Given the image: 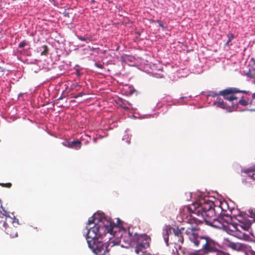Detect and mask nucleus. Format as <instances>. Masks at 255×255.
<instances>
[{"mask_svg":"<svg viewBox=\"0 0 255 255\" xmlns=\"http://www.w3.org/2000/svg\"><path fill=\"white\" fill-rule=\"evenodd\" d=\"M226 208H228V206L226 201H217L216 203L211 201L196 202L187 206L186 209L189 213L196 215L202 220L196 218L191 214L187 216L186 222L197 224L204 221L207 225L219 229L223 228L226 227L225 224L229 223L230 219L229 220H226L222 216L216 218V216L221 211L220 214L222 216L230 217L232 212L227 211Z\"/></svg>","mask_w":255,"mask_h":255,"instance_id":"obj_1","label":"nucleus"},{"mask_svg":"<svg viewBox=\"0 0 255 255\" xmlns=\"http://www.w3.org/2000/svg\"><path fill=\"white\" fill-rule=\"evenodd\" d=\"M199 228L189 227L185 231V236L194 247L199 249L198 252H202L204 254L216 252V242L208 236H199Z\"/></svg>","mask_w":255,"mask_h":255,"instance_id":"obj_2","label":"nucleus"},{"mask_svg":"<svg viewBox=\"0 0 255 255\" xmlns=\"http://www.w3.org/2000/svg\"><path fill=\"white\" fill-rule=\"evenodd\" d=\"M98 220V221L95 223V226L88 229L86 235V238H88V239H99L108 233L111 236L114 235V233L116 232L114 231V228L117 226L120 227V224L117 225L103 216H101Z\"/></svg>","mask_w":255,"mask_h":255,"instance_id":"obj_3","label":"nucleus"},{"mask_svg":"<svg viewBox=\"0 0 255 255\" xmlns=\"http://www.w3.org/2000/svg\"><path fill=\"white\" fill-rule=\"evenodd\" d=\"M236 219L238 223L235 227L236 230L234 232V236L241 240H249V235L241 231V229L245 231L249 232L250 234L255 237V221L254 219L250 220L247 214L241 212L236 215Z\"/></svg>","mask_w":255,"mask_h":255,"instance_id":"obj_4","label":"nucleus"},{"mask_svg":"<svg viewBox=\"0 0 255 255\" xmlns=\"http://www.w3.org/2000/svg\"><path fill=\"white\" fill-rule=\"evenodd\" d=\"M109 241L103 243L99 239L91 240L86 238L89 247L96 255H110V247H112L115 245L111 237L109 238Z\"/></svg>","mask_w":255,"mask_h":255,"instance_id":"obj_5","label":"nucleus"},{"mask_svg":"<svg viewBox=\"0 0 255 255\" xmlns=\"http://www.w3.org/2000/svg\"><path fill=\"white\" fill-rule=\"evenodd\" d=\"M246 93V91H242L237 88L231 87L220 91L219 94L222 96L225 100L230 103V105H228V107L234 108L237 105V101L239 98V97L236 96V95L238 93Z\"/></svg>","mask_w":255,"mask_h":255,"instance_id":"obj_6","label":"nucleus"},{"mask_svg":"<svg viewBox=\"0 0 255 255\" xmlns=\"http://www.w3.org/2000/svg\"><path fill=\"white\" fill-rule=\"evenodd\" d=\"M181 230H184V228L179 229L178 228H170L165 230V234L164 235V240L167 246L169 245L168 241L170 234L171 240L172 237H174L173 242L170 243V244H178L179 243H183L184 238Z\"/></svg>","mask_w":255,"mask_h":255,"instance_id":"obj_7","label":"nucleus"},{"mask_svg":"<svg viewBox=\"0 0 255 255\" xmlns=\"http://www.w3.org/2000/svg\"><path fill=\"white\" fill-rule=\"evenodd\" d=\"M150 238L146 235L139 236L134 249L135 253L136 254H139L140 253H146V250L150 247Z\"/></svg>","mask_w":255,"mask_h":255,"instance_id":"obj_8","label":"nucleus"},{"mask_svg":"<svg viewBox=\"0 0 255 255\" xmlns=\"http://www.w3.org/2000/svg\"><path fill=\"white\" fill-rule=\"evenodd\" d=\"M6 219V221H4L3 223L5 233L11 238L17 237V229L14 224H18V220L15 222V219L13 218H8Z\"/></svg>","mask_w":255,"mask_h":255,"instance_id":"obj_9","label":"nucleus"},{"mask_svg":"<svg viewBox=\"0 0 255 255\" xmlns=\"http://www.w3.org/2000/svg\"><path fill=\"white\" fill-rule=\"evenodd\" d=\"M249 66V71L246 73V75L250 78L254 79V83L255 84V59H252Z\"/></svg>","mask_w":255,"mask_h":255,"instance_id":"obj_10","label":"nucleus"},{"mask_svg":"<svg viewBox=\"0 0 255 255\" xmlns=\"http://www.w3.org/2000/svg\"><path fill=\"white\" fill-rule=\"evenodd\" d=\"M214 104L222 109H227L229 107H228L227 104L224 102L223 100L219 97L217 98V100L214 103Z\"/></svg>","mask_w":255,"mask_h":255,"instance_id":"obj_11","label":"nucleus"},{"mask_svg":"<svg viewBox=\"0 0 255 255\" xmlns=\"http://www.w3.org/2000/svg\"><path fill=\"white\" fill-rule=\"evenodd\" d=\"M70 148H73L76 150H78L81 148L82 146V143L80 141L77 140L70 141Z\"/></svg>","mask_w":255,"mask_h":255,"instance_id":"obj_12","label":"nucleus"},{"mask_svg":"<svg viewBox=\"0 0 255 255\" xmlns=\"http://www.w3.org/2000/svg\"><path fill=\"white\" fill-rule=\"evenodd\" d=\"M0 209H1V210H0V213L1 214H2L5 217L4 221H6V220H7L6 219H7L8 218H12V217L9 216V212H8L7 211H6L5 209H4L2 208V206H1V207H0Z\"/></svg>","mask_w":255,"mask_h":255,"instance_id":"obj_13","label":"nucleus"},{"mask_svg":"<svg viewBox=\"0 0 255 255\" xmlns=\"http://www.w3.org/2000/svg\"><path fill=\"white\" fill-rule=\"evenodd\" d=\"M41 55H47L48 52V48L47 46L43 45L40 49Z\"/></svg>","mask_w":255,"mask_h":255,"instance_id":"obj_14","label":"nucleus"},{"mask_svg":"<svg viewBox=\"0 0 255 255\" xmlns=\"http://www.w3.org/2000/svg\"><path fill=\"white\" fill-rule=\"evenodd\" d=\"M238 104L242 106H247L248 104V102L243 99V97H239L237 101V105Z\"/></svg>","mask_w":255,"mask_h":255,"instance_id":"obj_15","label":"nucleus"},{"mask_svg":"<svg viewBox=\"0 0 255 255\" xmlns=\"http://www.w3.org/2000/svg\"><path fill=\"white\" fill-rule=\"evenodd\" d=\"M228 40L226 43V45H229V43L233 40L234 38V35L232 33H229L227 34Z\"/></svg>","mask_w":255,"mask_h":255,"instance_id":"obj_16","label":"nucleus"},{"mask_svg":"<svg viewBox=\"0 0 255 255\" xmlns=\"http://www.w3.org/2000/svg\"><path fill=\"white\" fill-rule=\"evenodd\" d=\"M96 215H95L93 216L92 217H91L90 218V219H89L88 223V225H91L92 223H95V224L96 223H95L96 218Z\"/></svg>","mask_w":255,"mask_h":255,"instance_id":"obj_17","label":"nucleus"},{"mask_svg":"<svg viewBox=\"0 0 255 255\" xmlns=\"http://www.w3.org/2000/svg\"><path fill=\"white\" fill-rule=\"evenodd\" d=\"M0 186H1L2 187L10 188L11 187L12 184L11 183H0Z\"/></svg>","mask_w":255,"mask_h":255,"instance_id":"obj_18","label":"nucleus"},{"mask_svg":"<svg viewBox=\"0 0 255 255\" xmlns=\"http://www.w3.org/2000/svg\"><path fill=\"white\" fill-rule=\"evenodd\" d=\"M77 38L81 40V41H90L91 40V39L90 38L88 37H83V36H79V35H77Z\"/></svg>","mask_w":255,"mask_h":255,"instance_id":"obj_19","label":"nucleus"},{"mask_svg":"<svg viewBox=\"0 0 255 255\" xmlns=\"http://www.w3.org/2000/svg\"><path fill=\"white\" fill-rule=\"evenodd\" d=\"M27 43L28 42L26 40H24L18 44V47L20 48H22L24 47L25 45H26L27 44Z\"/></svg>","mask_w":255,"mask_h":255,"instance_id":"obj_20","label":"nucleus"},{"mask_svg":"<svg viewBox=\"0 0 255 255\" xmlns=\"http://www.w3.org/2000/svg\"><path fill=\"white\" fill-rule=\"evenodd\" d=\"M62 144L65 147L70 148V141L67 140H65L62 142Z\"/></svg>","mask_w":255,"mask_h":255,"instance_id":"obj_21","label":"nucleus"},{"mask_svg":"<svg viewBox=\"0 0 255 255\" xmlns=\"http://www.w3.org/2000/svg\"><path fill=\"white\" fill-rule=\"evenodd\" d=\"M250 175L252 176L254 179H255V166L251 170L250 172Z\"/></svg>","mask_w":255,"mask_h":255,"instance_id":"obj_22","label":"nucleus"},{"mask_svg":"<svg viewBox=\"0 0 255 255\" xmlns=\"http://www.w3.org/2000/svg\"><path fill=\"white\" fill-rule=\"evenodd\" d=\"M95 65L96 67H97V68H100V69H103V67H104V66L103 65L101 64H99V63H96L95 64Z\"/></svg>","mask_w":255,"mask_h":255,"instance_id":"obj_23","label":"nucleus"},{"mask_svg":"<svg viewBox=\"0 0 255 255\" xmlns=\"http://www.w3.org/2000/svg\"><path fill=\"white\" fill-rule=\"evenodd\" d=\"M84 95V93L83 92H80L76 96H74V98H78V97L83 96Z\"/></svg>","mask_w":255,"mask_h":255,"instance_id":"obj_24","label":"nucleus"},{"mask_svg":"<svg viewBox=\"0 0 255 255\" xmlns=\"http://www.w3.org/2000/svg\"><path fill=\"white\" fill-rule=\"evenodd\" d=\"M248 253L250 255H255V251L252 249H250L248 251Z\"/></svg>","mask_w":255,"mask_h":255,"instance_id":"obj_25","label":"nucleus"},{"mask_svg":"<svg viewBox=\"0 0 255 255\" xmlns=\"http://www.w3.org/2000/svg\"><path fill=\"white\" fill-rule=\"evenodd\" d=\"M218 255H230L228 253H224V252H220Z\"/></svg>","mask_w":255,"mask_h":255,"instance_id":"obj_26","label":"nucleus"},{"mask_svg":"<svg viewBox=\"0 0 255 255\" xmlns=\"http://www.w3.org/2000/svg\"><path fill=\"white\" fill-rule=\"evenodd\" d=\"M219 95H220L219 94V93H215V92H213V94L212 95V96L213 97L218 96Z\"/></svg>","mask_w":255,"mask_h":255,"instance_id":"obj_27","label":"nucleus"},{"mask_svg":"<svg viewBox=\"0 0 255 255\" xmlns=\"http://www.w3.org/2000/svg\"><path fill=\"white\" fill-rule=\"evenodd\" d=\"M250 213L251 214V217L252 218H254V216L255 215V214L253 212V211L251 210V211H250Z\"/></svg>","mask_w":255,"mask_h":255,"instance_id":"obj_28","label":"nucleus"},{"mask_svg":"<svg viewBox=\"0 0 255 255\" xmlns=\"http://www.w3.org/2000/svg\"><path fill=\"white\" fill-rule=\"evenodd\" d=\"M159 25L162 27V28H165L166 27L164 26L163 24H162V22H161L160 24H159Z\"/></svg>","mask_w":255,"mask_h":255,"instance_id":"obj_29","label":"nucleus"},{"mask_svg":"<svg viewBox=\"0 0 255 255\" xmlns=\"http://www.w3.org/2000/svg\"><path fill=\"white\" fill-rule=\"evenodd\" d=\"M155 22L157 23L158 24H160L162 21L160 20H156L154 21Z\"/></svg>","mask_w":255,"mask_h":255,"instance_id":"obj_30","label":"nucleus"},{"mask_svg":"<svg viewBox=\"0 0 255 255\" xmlns=\"http://www.w3.org/2000/svg\"><path fill=\"white\" fill-rule=\"evenodd\" d=\"M252 98L253 99H255V92L252 95Z\"/></svg>","mask_w":255,"mask_h":255,"instance_id":"obj_31","label":"nucleus"},{"mask_svg":"<svg viewBox=\"0 0 255 255\" xmlns=\"http://www.w3.org/2000/svg\"><path fill=\"white\" fill-rule=\"evenodd\" d=\"M250 111H255V109H250L249 110Z\"/></svg>","mask_w":255,"mask_h":255,"instance_id":"obj_32","label":"nucleus"},{"mask_svg":"<svg viewBox=\"0 0 255 255\" xmlns=\"http://www.w3.org/2000/svg\"><path fill=\"white\" fill-rule=\"evenodd\" d=\"M0 207H1V200H0Z\"/></svg>","mask_w":255,"mask_h":255,"instance_id":"obj_33","label":"nucleus"},{"mask_svg":"<svg viewBox=\"0 0 255 255\" xmlns=\"http://www.w3.org/2000/svg\"><path fill=\"white\" fill-rule=\"evenodd\" d=\"M61 99H62V98H61V97H60V98H58V100H61Z\"/></svg>","mask_w":255,"mask_h":255,"instance_id":"obj_34","label":"nucleus"},{"mask_svg":"<svg viewBox=\"0 0 255 255\" xmlns=\"http://www.w3.org/2000/svg\"><path fill=\"white\" fill-rule=\"evenodd\" d=\"M124 108L125 109H128V108H127V107H124Z\"/></svg>","mask_w":255,"mask_h":255,"instance_id":"obj_35","label":"nucleus"}]
</instances>
